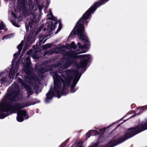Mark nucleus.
<instances>
[{
	"label": "nucleus",
	"instance_id": "1",
	"mask_svg": "<svg viewBox=\"0 0 147 147\" xmlns=\"http://www.w3.org/2000/svg\"><path fill=\"white\" fill-rule=\"evenodd\" d=\"M85 51H82L79 53L76 51L66 52L65 55H67L65 58L66 62L63 65L61 66V63L59 61H57L56 63L52 65L53 67H57L60 66V68L66 69L74 64L75 61L73 59H80L79 63L76 64L77 69L80 68H84L85 69L88 63L90 61V55L89 54H85L78 55L81 53L86 52Z\"/></svg>",
	"mask_w": 147,
	"mask_h": 147
},
{
	"label": "nucleus",
	"instance_id": "2",
	"mask_svg": "<svg viewBox=\"0 0 147 147\" xmlns=\"http://www.w3.org/2000/svg\"><path fill=\"white\" fill-rule=\"evenodd\" d=\"M19 91L13 90L6 95L5 100L2 104L1 106H0V113L2 112H8L10 115L16 113L21 109L25 107H27L31 105L27 104L24 106L20 103L14 104L12 105V103L15 101L20 95Z\"/></svg>",
	"mask_w": 147,
	"mask_h": 147
},
{
	"label": "nucleus",
	"instance_id": "3",
	"mask_svg": "<svg viewBox=\"0 0 147 147\" xmlns=\"http://www.w3.org/2000/svg\"><path fill=\"white\" fill-rule=\"evenodd\" d=\"M95 4V3L92 5L79 19L78 21L77 22V25L75 26V27L77 28L76 31L74 32L72 31L69 35L70 36L72 37L74 35L77 34L79 36V39L81 41H83L84 42H88V37L85 35L84 26L79 22H81L83 24L84 23L86 25L87 24L89 21L87 20L90 19L91 16V14L93 13L97 8L99 7H97V5H94Z\"/></svg>",
	"mask_w": 147,
	"mask_h": 147
},
{
	"label": "nucleus",
	"instance_id": "4",
	"mask_svg": "<svg viewBox=\"0 0 147 147\" xmlns=\"http://www.w3.org/2000/svg\"><path fill=\"white\" fill-rule=\"evenodd\" d=\"M64 74L68 79H69L71 82L74 75H75L74 78V80L78 81L80 79L81 75L78 71L73 69H68L64 71Z\"/></svg>",
	"mask_w": 147,
	"mask_h": 147
},
{
	"label": "nucleus",
	"instance_id": "5",
	"mask_svg": "<svg viewBox=\"0 0 147 147\" xmlns=\"http://www.w3.org/2000/svg\"><path fill=\"white\" fill-rule=\"evenodd\" d=\"M61 76L64 79V80L62 78V80H60L58 83H57V84L55 83L54 84V86H55L56 85H58L59 86V90H60L61 87V83H62L63 85L62 90H67L66 87H68L69 86L71 82H70L71 80L69 79H68L64 74H61Z\"/></svg>",
	"mask_w": 147,
	"mask_h": 147
},
{
	"label": "nucleus",
	"instance_id": "6",
	"mask_svg": "<svg viewBox=\"0 0 147 147\" xmlns=\"http://www.w3.org/2000/svg\"><path fill=\"white\" fill-rule=\"evenodd\" d=\"M25 72L26 74L27 78L29 79V83L30 84L32 82V81H34L37 79V78L35 77L34 75L33 72L31 70L30 67V63H27L25 65Z\"/></svg>",
	"mask_w": 147,
	"mask_h": 147
},
{
	"label": "nucleus",
	"instance_id": "7",
	"mask_svg": "<svg viewBox=\"0 0 147 147\" xmlns=\"http://www.w3.org/2000/svg\"><path fill=\"white\" fill-rule=\"evenodd\" d=\"M50 74L53 77L54 80V84H57L60 80H62L61 76L58 75V73L56 71H54L53 69L50 71Z\"/></svg>",
	"mask_w": 147,
	"mask_h": 147
},
{
	"label": "nucleus",
	"instance_id": "8",
	"mask_svg": "<svg viewBox=\"0 0 147 147\" xmlns=\"http://www.w3.org/2000/svg\"><path fill=\"white\" fill-rule=\"evenodd\" d=\"M46 95L47 96L45 100V101L46 103H48L49 102L48 100L52 99V98L55 96L54 90L53 91H52L50 89L49 91L46 94Z\"/></svg>",
	"mask_w": 147,
	"mask_h": 147
},
{
	"label": "nucleus",
	"instance_id": "9",
	"mask_svg": "<svg viewBox=\"0 0 147 147\" xmlns=\"http://www.w3.org/2000/svg\"><path fill=\"white\" fill-rule=\"evenodd\" d=\"M37 71L38 73L42 75L45 72H46L47 71L46 69L42 65L39 66L37 68H36Z\"/></svg>",
	"mask_w": 147,
	"mask_h": 147
},
{
	"label": "nucleus",
	"instance_id": "10",
	"mask_svg": "<svg viewBox=\"0 0 147 147\" xmlns=\"http://www.w3.org/2000/svg\"><path fill=\"white\" fill-rule=\"evenodd\" d=\"M23 86L27 91V94H30V95H31L33 91L30 86L26 83H24Z\"/></svg>",
	"mask_w": 147,
	"mask_h": 147
},
{
	"label": "nucleus",
	"instance_id": "11",
	"mask_svg": "<svg viewBox=\"0 0 147 147\" xmlns=\"http://www.w3.org/2000/svg\"><path fill=\"white\" fill-rule=\"evenodd\" d=\"M17 71V70L16 68L15 69V68H14L13 69L11 68L10 71V73L9 75V77H10V80L11 77H12V78H13V76H14L15 74L16 73Z\"/></svg>",
	"mask_w": 147,
	"mask_h": 147
},
{
	"label": "nucleus",
	"instance_id": "12",
	"mask_svg": "<svg viewBox=\"0 0 147 147\" xmlns=\"http://www.w3.org/2000/svg\"><path fill=\"white\" fill-rule=\"evenodd\" d=\"M55 86H54V89L55 91V93L57 94V96L58 98L61 97L62 94L59 93V86L58 85H56Z\"/></svg>",
	"mask_w": 147,
	"mask_h": 147
},
{
	"label": "nucleus",
	"instance_id": "13",
	"mask_svg": "<svg viewBox=\"0 0 147 147\" xmlns=\"http://www.w3.org/2000/svg\"><path fill=\"white\" fill-rule=\"evenodd\" d=\"M109 0H99L95 3V5H97V7H100L102 5L104 4Z\"/></svg>",
	"mask_w": 147,
	"mask_h": 147
},
{
	"label": "nucleus",
	"instance_id": "14",
	"mask_svg": "<svg viewBox=\"0 0 147 147\" xmlns=\"http://www.w3.org/2000/svg\"><path fill=\"white\" fill-rule=\"evenodd\" d=\"M51 24H50L49 23H48V25L47 26L48 29H49V30L50 32H52L53 30H54L55 28V26L53 24V23L52 22L50 21Z\"/></svg>",
	"mask_w": 147,
	"mask_h": 147
},
{
	"label": "nucleus",
	"instance_id": "15",
	"mask_svg": "<svg viewBox=\"0 0 147 147\" xmlns=\"http://www.w3.org/2000/svg\"><path fill=\"white\" fill-rule=\"evenodd\" d=\"M27 0H17V4L19 6L24 5H27Z\"/></svg>",
	"mask_w": 147,
	"mask_h": 147
},
{
	"label": "nucleus",
	"instance_id": "16",
	"mask_svg": "<svg viewBox=\"0 0 147 147\" xmlns=\"http://www.w3.org/2000/svg\"><path fill=\"white\" fill-rule=\"evenodd\" d=\"M24 5L19 6L23 10V13L24 15L27 14V9L26 8V5Z\"/></svg>",
	"mask_w": 147,
	"mask_h": 147
},
{
	"label": "nucleus",
	"instance_id": "17",
	"mask_svg": "<svg viewBox=\"0 0 147 147\" xmlns=\"http://www.w3.org/2000/svg\"><path fill=\"white\" fill-rule=\"evenodd\" d=\"M10 77L9 76L8 78L6 77H3L0 79V82L1 84H5V83H6L8 81Z\"/></svg>",
	"mask_w": 147,
	"mask_h": 147
},
{
	"label": "nucleus",
	"instance_id": "18",
	"mask_svg": "<svg viewBox=\"0 0 147 147\" xmlns=\"http://www.w3.org/2000/svg\"><path fill=\"white\" fill-rule=\"evenodd\" d=\"M18 112L17 114H19L23 117H25L27 114L26 111L24 110H20L19 111H18Z\"/></svg>",
	"mask_w": 147,
	"mask_h": 147
},
{
	"label": "nucleus",
	"instance_id": "19",
	"mask_svg": "<svg viewBox=\"0 0 147 147\" xmlns=\"http://www.w3.org/2000/svg\"><path fill=\"white\" fill-rule=\"evenodd\" d=\"M52 45L51 43L46 44L42 46V49L43 50H47L48 48H51Z\"/></svg>",
	"mask_w": 147,
	"mask_h": 147
},
{
	"label": "nucleus",
	"instance_id": "20",
	"mask_svg": "<svg viewBox=\"0 0 147 147\" xmlns=\"http://www.w3.org/2000/svg\"><path fill=\"white\" fill-rule=\"evenodd\" d=\"M3 112H2L1 113H0L1 114L0 115V119H3L5 117L9 115L10 114L8 112L6 113L7 114H5L4 113H3Z\"/></svg>",
	"mask_w": 147,
	"mask_h": 147
},
{
	"label": "nucleus",
	"instance_id": "21",
	"mask_svg": "<svg viewBox=\"0 0 147 147\" xmlns=\"http://www.w3.org/2000/svg\"><path fill=\"white\" fill-rule=\"evenodd\" d=\"M89 132L90 133L91 136L98 135L99 134V132L95 130H89Z\"/></svg>",
	"mask_w": 147,
	"mask_h": 147
},
{
	"label": "nucleus",
	"instance_id": "22",
	"mask_svg": "<svg viewBox=\"0 0 147 147\" xmlns=\"http://www.w3.org/2000/svg\"><path fill=\"white\" fill-rule=\"evenodd\" d=\"M17 115L16 117L17 121L19 122H22L24 120V117L19 114H17Z\"/></svg>",
	"mask_w": 147,
	"mask_h": 147
},
{
	"label": "nucleus",
	"instance_id": "23",
	"mask_svg": "<svg viewBox=\"0 0 147 147\" xmlns=\"http://www.w3.org/2000/svg\"><path fill=\"white\" fill-rule=\"evenodd\" d=\"M71 49H76L77 48V46L75 44L74 42H72L70 44Z\"/></svg>",
	"mask_w": 147,
	"mask_h": 147
},
{
	"label": "nucleus",
	"instance_id": "24",
	"mask_svg": "<svg viewBox=\"0 0 147 147\" xmlns=\"http://www.w3.org/2000/svg\"><path fill=\"white\" fill-rule=\"evenodd\" d=\"M34 22H35L33 20H31L30 22H29L28 24L29 26H30V28L31 29L32 28V25L34 24Z\"/></svg>",
	"mask_w": 147,
	"mask_h": 147
},
{
	"label": "nucleus",
	"instance_id": "25",
	"mask_svg": "<svg viewBox=\"0 0 147 147\" xmlns=\"http://www.w3.org/2000/svg\"><path fill=\"white\" fill-rule=\"evenodd\" d=\"M5 26L3 22H1L0 23V30H3L4 29Z\"/></svg>",
	"mask_w": 147,
	"mask_h": 147
},
{
	"label": "nucleus",
	"instance_id": "26",
	"mask_svg": "<svg viewBox=\"0 0 147 147\" xmlns=\"http://www.w3.org/2000/svg\"><path fill=\"white\" fill-rule=\"evenodd\" d=\"M69 139H67L60 146V147H64V146L65 145V144L68 143L69 141Z\"/></svg>",
	"mask_w": 147,
	"mask_h": 147
},
{
	"label": "nucleus",
	"instance_id": "27",
	"mask_svg": "<svg viewBox=\"0 0 147 147\" xmlns=\"http://www.w3.org/2000/svg\"><path fill=\"white\" fill-rule=\"evenodd\" d=\"M87 42L88 43H86L84 45H83V49L84 48L87 49L88 48V47L90 45V44L89 43V41Z\"/></svg>",
	"mask_w": 147,
	"mask_h": 147
},
{
	"label": "nucleus",
	"instance_id": "28",
	"mask_svg": "<svg viewBox=\"0 0 147 147\" xmlns=\"http://www.w3.org/2000/svg\"><path fill=\"white\" fill-rule=\"evenodd\" d=\"M61 94L63 95H66L68 93V91L66 90H62L61 92Z\"/></svg>",
	"mask_w": 147,
	"mask_h": 147
},
{
	"label": "nucleus",
	"instance_id": "29",
	"mask_svg": "<svg viewBox=\"0 0 147 147\" xmlns=\"http://www.w3.org/2000/svg\"><path fill=\"white\" fill-rule=\"evenodd\" d=\"M75 87L71 86L70 89V92L72 93L74 92L77 89H75Z\"/></svg>",
	"mask_w": 147,
	"mask_h": 147
},
{
	"label": "nucleus",
	"instance_id": "30",
	"mask_svg": "<svg viewBox=\"0 0 147 147\" xmlns=\"http://www.w3.org/2000/svg\"><path fill=\"white\" fill-rule=\"evenodd\" d=\"M48 19L50 20H53V21H56L57 20V19L54 16H53L51 17H49Z\"/></svg>",
	"mask_w": 147,
	"mask_h": 147
},
{
	"label": "nucleus",
	"instance_id": "31",
	"mask_svg": "<svg viewBox=\"0 0 147 147\" xmlns=\"http://www.w3.org/2000/svg\"><path fill=\"white\" fill-rule=\"evenodd\" d=\"M78 82V81L77 80H73L72 84L71 86L75 87Z\"/></svg>",
	"mask_w": 147,
	"mask_h": 147
},
{
	"label": "nucleus",
	"instance_id": "32",
	"mask_svg": "<svg viewBox=\"0 0 147 147\" xmlns=\"http://www.w3.org/2000/svg\"><path fill=\"white\" fill-rule=\"evenodd\" d=\"M23 41H22L21 42H22ZM23 43H21L17 47V48L18 49H20L21 50L22 49V47L23 46Z\"/></svg>",
	"mask_w": 147,
	"mask_h": 147
},
{
	"label": "nucleus",
	"instance_id": "33",
	"mask_svg": "<svg viewBox=\"0 0 147 147\" xmlns=\"http://www.w3.org/2000/svg\"><path fill=\"white\" fill-rule=\"evenodd\" d=\"M147 109V105H146L145 106H144L142 107H138V109L137 110L139 109L140 110H144Z\"/></svg>",
	"mask_w": 147,
	"mask_h": 147
},
{
	"label": "nucleus",
	"instance_id": "34",
	"mask_svg": "<svg viewBox=\"0 0 147 147\" xmlns=\"http://www.w3.org/2000/svg\"><path fill=\"white\" fill-rule=\"evenodd\" d=\"M11 36V34L6 35L4 36H3L2 38V39H3L4 38H10Z\"/></svg>",
	"mask_w": 147,
	"mask_h": 147
},
{
	"label": "nucleus",
	"instance_id": "35",
	"mask_svg": "<svg viewBox=\"0 0 147 147\" xmlns=\"http://www.w3.org/2000/svg\"><path fill=\"white\" fill-rule=\"evenodd\" d=\"M78 45L79 48L83 49V45H81L80 42H78Z\"/></svg>",
	"mask_w": 147,
	"mask_h": 147
},
{
	"label": "nucleus",
	"instance_id": "36",
	"mask_svg": "<svg viewBox=\"0 0 147 147\" xmlns=\"http://www.w3.org/2000/svg\"><path fill=\"white\" fill-rule=\"evenodd\" d=\"M86 138L88 139L89 138L90 136H91V133L90 132H89V131L86 134Z\"/></svg>",
	"mask_w": 147,
	"mask_h": 147
},
{
	"label": "nucleus",
	"instance_id": "37",
	"mask_svg": "<svg viewBox=\"0 0 147 147\" xmlns=\"http://www.w3.org/2000/svg\"><path fill=\"white\" fill-rule=\"evenodd\" d=\"M28 49V45H26L25 46L23 49L22 52H24L25 51H26Z\"/></svg>",
	"mask_w": 147,
	"mask_h": 147
},
{
	"label": "nucleus",
	"instance_id": "38",
	"mask_svg": "<svg viewBox=\"0 0 147 147\" xmlns=\"http://www.w3.org/2000/svg\"><path fill=\"white\" fill-rule=\"evenodd\" d=\"M32 52V49H29L28 50L27 53V55H30Z\"/></svg>",
	"mask_w": 147,
	"mask_h": 147
},
{
	"label": "nucleus",
	"instance_id": "39",
	"mask_svg": "<svg viewBox=\"0 0 147 147\" xmlns=\"http://www.w3.org/2000/svg\"><path fill=\"white\" fill-rule=\"evenodd\" d=\"M33 87H34V88H38V85L36 84V83H35L34 84H33Z\"/></svg>",
	"mask_w": 147,
	"mask_h": 147
},
{
	"label": "nucleus",
	"instance_id": "40",
	"mask_svg": "<svg viewBox=\"0 0 147 147\" xmlns=\"http://www.w3.org/2000/svg\"><path fill=\"white\" fill-rule=\"evenodd\" d=\"M66 48L67 49H71V46L69 44H67L66 45Z\"/></svg>",
	"mask_w": 147,
	"mask_h": 147
},
{
	"label": "nucleus",
	"instance_id": "41",
	"mask_svg": "<svg viewBox=\"0 0 147 147\" xmlns=\"http://www.w3.org/2000/svg\"><path fill=\"white\" fill-rule=\"evenodd\" d=\"M18 53H15L13 55V56L15 58H16V59L17 57L19 55Z\"/></svg>",
	"mask_w": 147,
	"mask_h": 147
},
{
	"label": "nucleus",
	"instance_id": "42",
	"mask_svg": "<svg viewBox=\"0 0 147 147\" xmlns=\"http://www.w3.org/2000/svg\"><path fill=\"white\" fill-rule=\"evenodd\" d=\"M29 27H30V26H29V25H28V24L27 25H26V31L28 30Z\"/></svg>",
	"mask_w": 147,
	"mask_h": 147
},
{
	"label": "nucleus",
	"instance_id": "43",
	"mask_svg": "<svg viewBox=\"0 0 147 147\" xmlns=\"http://www.w3.org/2000/svg\"><path fill=\"white\" fill-rule=\"evenodd\" d=\"M61 29H60V28H59L58 27L57 31L55 32V34L59 32L61 30Z\"/></svg>",
	"mask_w": 147,
	"mask_h": 147
},
{
	"label": "nucleus",
	"instance_id": "44",
	"mask_svg": "<svg viewBox=\"0 0 147 147\" xmlns=\"http://www.w3.org/2000/svg\"><path fill=\"white\" fill-rule=\"evenodd\" d=\"M62 24H61V23H59V28H60V29H61V28H62Z\"/></svg>",
	"mask_w": 147,
	"mask_h": 147
},
{
	"label": "nucleus",
	"instance_id": "45",
	"mask_svg": "<svg viewBox=\"0 0 147 147\" xmlns=\"http://www.w3.org/2000/svg\"><path fill=\"white\" fill-rule=\"evenodd\" d=\"M13 25H14L15 26H16V27H19V25H17L16 23H13Z\"/></svg>",
	"mask_w": 147,
	"mask_h": 147
},
{
	"label": "nucleus",
	"instance_id": "46",
	"mask_svg": "<svg viewBox=\"0 0 147 147\" xmlns=\"http://www.w3.org/2000/svg\"><path fill=\"white\" fill-rule=\"evenodd\" d=\"M18 52L17 53H18V55H20L22 50L19 49H18Z\"/></svg>",
	"mask_w": 147,
	"mask_h": 147
},
{
	"label": "nucleus",
	"instance_id": "47",
	"mask_svg": "<svg viewBox=\"0 0 147 147\" xmlns=\"http://www.w3.org/2000/svg\"><path fill=\"white\" fill-rule=\"evenodd\" d=\"M25 118L26 119H28L29 118V116L28 115H27V114L25 116Z\"/></svg>",
	"mask_w": 147,
	"mask_h": 147
},
{
	"label": "nucleus",
	"instance_id": "48",
	"mask_svg": "<svg viewBox=\"0 0 147 147\" xmlns=\"http://www.w3.org/2000/svg\"><path fill=\"white\" fill-rule=\"evenodd\" d=\"M38 7H39V9L40 11L41 9H42V7H40V5H39V6Z\"/></svg>",
	"mask_w": 147,
	"mask_h": 147
},
{
	"label": "nucleus",
	"instance_id": "49",
	"mask_svg": "<svg viewBox=\"0 0 147 147\" xmlns=\"http://www.w3.org/2000/svg\"><path fill=\"white\" fill-rule=\"evenodd\" d=\"M135 106V104H132L131 105V107L132 108L133 107H134Z\"/></svg>",
	"mask_w": 147,
	"mask_h": 147
},
{
	"label": "nucleus",
	"instance_id": "50",
	"mask_svg": "<svg viewBox=\"0 0 147 147\" xmlns=\"http://www.w3.org/2000/svg\"><path fill=\"white\" fill-rule=\"evenodd\" d=\"M18 79L19 80V82H21V81H22V80L20 78H19Z\"/></svg>",
	"mask_w": 147,
	"mask_h": 147
},
{
	"label": "nucleus",
	"instance_id": "51",
	"mask_svg": "<svg viewBox=\"0 0 147 147\" xmlns=\"http://www.w3.org/2000/svg\"><path fill=\"white\" fill-rule=\"evenodd\" d=\"M48 53V51L45 52L44 53V54L45 55H46Z\"/></svg>",
	"mask_w": 147,
	"mask_h": 147
},
{
	"label": "nucleus",
	"instance_id": "52",
	"mask_svg": "<svg viewBox=\"0 0 147 147\" xmlns=\"http://www.w3.org/2000/svg\"><path fill=\"white\" fill-rule=\"evenodd\" d=\"M3 74V73H0V78L1 77V76H2V75Z\"/></svg>",
	"mask_w": 147,
	"mask_h": 147
},
{
	"label": "nucleus",
	"instance_id": "53",
	"mask_svg": "<svg viewBox=\"0 0 147 147\" xmlns=\"http://www.w3.org/2000/svg\"><path fill=\"white\" fill-rule=\"evenodd\" d=\"M12 15L15 17L16 16L15 14L13 13H12Z\"/></svg>",
	"mask_w": 147,
	"mask_h": 147
},
{
	"label": "nucleus",
	"instance_id": "54",
	"mask_svg": "<svg viewBox=\"0 0 147 147\" xmlns=\"http://www.w3.org/2000/svg\"><path fill=\"white\" fill-rule=\"evenodd\" d=\"M27 94L28 95V97H30V96L31 95H30V94Z\"/></svg>",
	"mask_w": 147,
	"mask_h": 147
},
{
	"label": "nucleus",
	"instance_id": "55",
	"mask_svg": "<svg viewBox=\"0 0 147 147\" xmlns=\"http://www.w3.org/2000/svg\"><path fill=\"white\" fill-rule=\"evenodd\" d=\"M57 24V22L56 21L55 23H54V25H55V26Z\"/></svg>",
	"mask_w": 147,
	"mask_h": 147
},
{
	"label": "nucleus",
	"instance_id": "56",
	"mask_svg": "<svg viewBox=\"0 0 147 147\" xmlns=\"http://www.w3.org/2000/svg\"><path fill=\"white\" fill-rule=\"evenodd\" d=\"M26 59H27V60H28H28L30 61V58H29V57H28V58H26Z\"/></svg>",
	"mask_w": 147,
	"mask_h": 147
},
{
	"label": "nucleus",
	"instance_id": "57",
	"mask_svg": "<svg viewBox=\"0 0 147 147\" xmlns=\"http://www.w3.org/2000/svg\"><path fill=\"white\" fill-rule=\"evenodd\" d=\"M50 15H51V17H52L53 16V14L51 12V13H50Z\"/></svg>",
	"mask_w": 147,
	"mask_h": 147
},
{
	"label": "nucleus",
	"instance_id": "58",
	"mask_svg": "<svg viewBox=\"0 0 147 147\" xmlns=\"http://www.w3.org/2000/svg\"><path fill=\"white\" fill-rule=\"evenodd\" d=\"M46 40H47V39H45L44 40V42H43V43H44V42L46 41Z\"/></svg>",
	"mask_w": 147,
	"mask_h": 147
},
{
	"label": "nucleus",
	"instance_id": "59",
	"mask_svg": "<svg viewBox=\"0 0 147 147\" xmlns=\"http://www.w3.org/2000/svg\"><path fill=\"white\" fill-rule=\"evenodd\" d=\"M131 113H134V111H131Z\"/></svg>",
	"mask_w": 147,
	"mask_h": 147
},
{
	"label": "nucleus",
	"instance_id": "60",
	"mask_svg": "<svg viewBox=\"0 0 147 147\" xmlns=\"http://www.w3.org/2000/svg\"><path fill=\"white\" fill-rule=\"evenodd\" d=\"M58 22H59V23H61V22H60V20H58Z\"/></svg>",
	"mask_w": 147,
	"mask_h": 147
},
{
	"label": "nucleus",
	"instance_id": "61",
	"mask_svg": "<svg viewBox=\"0 0 147 147\" xmlns=\"http://www.w3.org/2000/svg\"><path fill=\"white\" fill-rule=\"evenodd\" d=\"M44 39V38H43V39H42V40H43V39Z\"/></svg>",
	"mask_w": 147,
	"mask_h": 147
},
{
	"label": "nucleus",
	"instance_id": "62",
	"mask_svg": "<svg viewBox=\"0 0 147 147\" xmlns=\"http://www.w3.org/2000/svg\"><path fill=\"white\" fill-rule=\"evenodd\" d=\"M1 31H0V34L1 33Z\"/></svg>",
	"mask_w": 147,
	"mask_h": 147
}]
</instances>
